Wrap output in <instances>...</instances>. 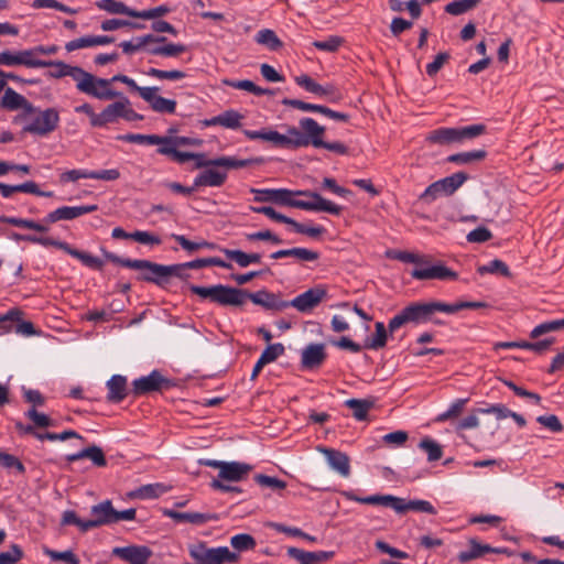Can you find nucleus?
I'll list each match as a JSON object with an SVG mask.
<instances>
[{
  "label": "nucleus",
  "mask_w": 564,
  "mask_h": 564,
  "mask_svg": "<svg viewBox=\"0 0 564 564\" xmlns=\"http://www.w3.org/2000/svg\"><path fill=\"white\" fill-rule=\"evenodd\" d=\"M189 291L198 295L202 300H208L212 303L221 306H242L247 300L253 304L262 306L269 311L281 312L288 308V301L282 300L278 294L267 290H260L254 293L246 289L232 288L224 284L210 286H200L192 284Z\"/></svg>",
  "instance_id": "f257e3e1"
},
{
  "label": "nucleus",
  "mask_w": 564,
  "mask_h": 564,
  "mask_svg": "<svg viewBox=\"0 0 564 564\" xmlns=\"http://www.w3.org/2000/svg\"><path fill=\"white\" fill-rule=\"evenodd\" d=\"M256 194L254 202H270L281 206L300 208L311 212H325L332 215H340L343 207L323 198L313 191H292L288 188H251Z\"/></svg>",
  "instance_id": "f03ea898"
},
{
  "label": "nucleus",
  "mask_w": 564,
  "mask_h": 564,
  "mask_svg": "<svg viewBox=\"0 0 564 564\" xmlns=\"http://www.w3.org/2000/svg\"><path fill=\"white\" fill-rule=\"evenodd\" d=\"M91 519L82 520L73 510H66L62 516V525H76L80 532H87L94 528L118 523L120 521H132L135 519L134 508L117 511L111 500H104L94 505L90 509Z\"/></svg>",
  "instance_id": "7ed1b4c3"
},
{
  "label": "nucleus",
  "mask_w": 564,
  "mask_h": 564,
  "mask_svg": "<svg viewBox=\"0 0 564 564\" xmlns=\"http://www.w3.org/2000/svg\"><path fill=\"white\" fill-rule=\"evenodd\" d=\"M101 252L108 261L115 264L140 271L138 280L153 283L160 288L166 286V274L170 272V270L165 264H160L143 259L121 258L116 253L109 252L105 249H101Z\"/></svg>",
  "instance_id": "20e7f679"
},
{
  "label": "nucleus",
  "mask_w": 564,
  "mask_h": 564,
  "mask_svg": "<svg viewBox=\"0 0 564 564\" xmlns=\"http://www.w3.org/2000/svg\"><path fill=\"white\" fill-rule=\"evenodd\" d=\"M486 130L487 128L482 123L454 128L442 127L430 131L426 141L438 145L463 144L482 135Z\"/></svg>",
  "instance_id": "39448f33"
},
{
  "label": "nucleus",
  "mask_w": 564,
  "mask_h": 564,
  "mask_svg": "<svg viewBox=\"0 0 564 564\" xmlns=\"http://www.w3.org/2000/svg\"><path fill=\"white\" fill-rule=\"evenodd\" d=\"M242 133L249 140H263L270 142L274 148L296 150L303 148L304 131L294 126H288L286 133H280L275 130H243Z\"/></svg>",
  "instance_id": "423d86ee"
},
{
  "label": "nucleus",
  "mask_w": 564,
  "mask_h": 564,
  "mask_svg": "<svg viewBox=\"0 0 564 564\" xmlns=\"http://www.w3.org/2000/svg\"><path fill=\"white\" fill-rule=\"evenodd\" d=\"M13 238L15 240H23L28 241L33 245H40L42 247H55L57 249L63 250L67 254L78 259L82 261V263L90 269L94 270H101L104 267V262L85 251H80L78 249L73 248L69 243L66 241H62L52 237H42V236H35V235H20V234H13Z\"/></svg>",
  "instance_id": "0eeeda50"
},
{
  "label": "nucleus",
  "mask_w": 564,
  "mask_h": 564,
  "mask_svg": "<svg viewBox=\"0 0 564 564\" xmlns=\"http://www.w3.org/2000/svg\"><path fill=\"white\" fill-rule=\"evenodd\" d=\"M299 126L304 131L305 143H303V148L313 145L314 148H323L339 155L348 154L349 149L343 142H327L323 140L325 127L321 126L315 119L310 117L302 118L299 121Z\"/></svg>",
  "instance_id": "6e6552de"
},
{
  "label": "nucleus",
  "mask_w": 564,
  "mask_h": 564,
  "mask_svg": "<svg viewBox=\"0 0 564 564\" xmlns=\"http://www.w3.org/2000/svg\"><path fill=\"white\" fill-rule=\"evenodd\" d=\"M42 67L53 68L47 73V77L58 79L68 76L76 83V89L88 96L91 73L79 66L66 64L63 61L42 59Z\"/></svg>",
  "instance_id": "1a4fd4ad"
},
{
  "label": "nucleus",
  "mask_w": 564,
  "mask_h": 564,
  "mask_svg": "<svg viewBox=\"0 0 564 564\" xmlns=\"http://www.w3.org/2000/svg\"><path fill=\"white\" fill-rule=\"evenodd\" d=\"M434 314L433 302H413L393 316L388 324L389 333L392 334L406 323L422 324L432 319Z\"/></svg>",
  "instance_id": "9d476101"
},
{
  "label": "nucleus",
  "mask_w": 564,
  "mask_h": 564,
  "mask_svg": "<svg viewBox=\"0 0 564 564\" xmlns=\"http://www.w3.org/2000/svg\"><path fill=\"white\" fill-rule=\"evenodd\" d=\"M189 555L197 564H236L240 561V555L227 546L207 547L204 543L191 546Z\"/></svg>",
  "instance_id": "9b49d317"
},
{
  "label": "nucleus",
  "mask_w": 564,
  "mask_h": 564,
  "mask_svg": "<svg viewBox=\"0 0 564 564\" xmlns=\"http://www.w3.org/2000/svg\"><path fill=\"white\" fill-rule=\"evenodd\" d=\"M119 100L107 105L101 112L98 113L97 128H105L110 123L117 122L120 118L127 121L143 120V116L134 111L131 102L127 97H118Z\"/></svg>",
  "instance_id": "f8f14e48"
},
{
  "label": "nucleus",
  "mask_w": 564,
  "mask_h": 564,
  "mask_svg": "<svg viewBox=\"0 0 564 564\" xmlns=\"http://www.w3.org/2000/svg\"><path fill=\"white\" fill-rule=\"evenodd\" d=\"M468 178L465 172H456L449 176L441 178L431 185L419 196V199L425 204H431L442 196L453 195Z\"/></svg>",
  "instance_id": "ddd939ff"
},
{
  "label": "nucleus",
  "mask_w": 564,
  "mask_h": 564,
  "mask_svg": "<svg viewBox=\"0 0 564 564\" xmlns=\"http://www.w3.org/2000/svg\"><path fill=\"white\" fill-rule=\"evenodd\" d=\"M129 78L123 74L113 75L111 78H101L91 74L88 96L99 100H113L118 97H124L120 91L112 89L111 85L116 82L126 84Z\"/></svg>",
  "instance_id": "4468645a"
},
{
  "label": "nucleus",
  "mask_w": 564,
  "mask_h": 564,
  "mask_svg": "<svg viewBox=\"0 0 564 564\" xmlns=\"http://www.w3.org/2000/svg\"><path fill=\"white\" fill-rule=\"evenodd\" d=\"M173 386L171 379L164 377L159 370H153L148 376L132 381V394L140 397L152 392H161L171 389Z\"/></svg>",
  "instance_id": "2eb2a0df"
},
{
  "label": "nucleus",
  "mask_w": 564,
  "mask_h": 564,
  "mask_svg": "<svg viewBox=\"0 0 564 564\" xmlns=\"http://www.w3.org/2000/svg\"><path fill=\"white\" fill-rule=\"evenodd\" d=\"M34 113H36V116L33 120L24 126V132L44 137L58 127L59 113L55 108H47L45 110L36 109Z\"/></svg>",
  "instance_id": "dca6fc26"
},
{
  "label": "nucleus",
  "mask_w": 564,
  "mask_h": 564,
  "mask_svg": "<svg viewBox=\"0 0 564 564\" xmlns=\"http://www.w3.org/2000/svg\"><path fill=\"white\" fill-rule=\"evenodd\" d=\"M327 289L325 285H316L295 296L292 301H288V307L292 306L301 313H308L315 308L321 302L327 299Z\"/></svg>",
  "instance_id": "f3484780"
},
{
  "label": "nucleus",
  "mask_w": 564,
  "mask_h": 564,
  "mask_svg": "<svg viewBox=\"0 0 564 564\" xmlns=\"http://www.w3.org/2000/svg\"><path fill=\"white\" fill-rule=\"evenodd\" d=\"M0 65L3 66H25L29 68H42V59L34 57L33 48L21 50L17 52H0Z\"/></svg>",
  "instance_id": "a211bd4d"
},
{
  "label": "nucleus",
  "mask_w": 564,
  "mask_h": 564,
  "mask_svg": "<svg viewBox=\"0 0 564 564\" xmlns=\"http://www.w3.org/2000/svg\"><path fill=\"white\" fill-rule=\"evenodd\" d=\"M97 209V205L62 206L53 212H50L42 219V223L50 227L51 224L57 223L59 220H72L86 214L94 213Z\"/></svg>",
  "instance_id": "6ab92c4d"
},
{
  "label": "nucleus",
  "mask_w": 564,
  "mask_h": 564,
  "mask_svg": "<svg viewBox=\"0 0 564 564\" xmlns=\"http://www.w3.org/2000/svg\"><path fill=\"white\" fill-rule=\"evenodd\" d=\"M22 312L19 308H12L0 316V327L8 330H14L22 336H33L36 334L32 322L21 319Z\"/></svg>",
  "instance_id": "aec40b11"
},
{
  "label": "nucleus",
  "mask_w": 564,
  "mask_h": 564,
  "mask_svg": "<svg viewBox=\"0 0 564 564\" xmlns=\"http://www.w3.org/2000/svg\"><path fill=\"white\" fill-rule=\"evenodd\" d=\"M111 554L129 564H148L153 552L145 545L133 544L113 547Z\"/></svg>",
  "instance_id": "412c9836"
},
{
  "label": "nucleus",
  "mask_w": 564,
  "mask_h": 564,
  "mask_svg": "<svg viewBox=\"0 0 564 564\" xmlns=\"http://www.w3.org/2000/svg\"><path fill=\"white\" fill-rule=\"evenodd\" d=\"M411 276L415 280H456L457 273L442 263L430 267H416L411 271Z\"/></svg>",
  "instance_id": "4be33fe9"
},
{
  "label": "nucleus",
  "mask_w": 564,
  "mask_h": 564,
  "mask_svg": "<svg viewBox=\"0 0 564 564\" xmlns=\"http://www.w3.org/2000/svg\"><path fill=\"white\" fill-rule=\"evenodd\" d=\"M0 108L10 111L23 109L25 115H32L36 111V108L30 101H28L25 97L18 94L14 89L10 87H8L4 90V94L1 97Z\"/></svg>",
  "instance_id": "5701e85b"
},
{
  "label": "nucleus",
  "mask_w": 564,
  "mask_h": 564,
  "mask_svg": "<svg viewBox=\"0 0 564 564\" xmlns=\"http://www.w3.org/2000/svg\"><path fill=\"white\" fill-rule=\"evenodd\" d=\"M502 549L492 547L489 544L480 543L477 539L468 540V549L465 551H460L457 554V560L459 563H468L473 560L480 558L488 553H502Z\"/></svg>",
  "instance_id": "b1692460"
},
{
  "label": "nucleus",
  "mask_w": 564,
  "mask_h": 564,
  "mask_svg": "<svg viewBox=\"0 0 564 564\" xmlns=\"http://www.w3.org/2000/svg\"><path fill=\"white\" fill-rule=\"evenodd\" d=\"M318 451L324 454L330 468L337 471L341 477L347 478L350 475V460L348 455L327 447H318Z\"/></svg>",
  "instance_id": "393cba45"
},
{
  "label": "nucleus",
  "mask_w": 564,
  "mask_h": 564,
  "mask_svg": "<svg viewBox=\"0 0 564 564\" xmlns=\"http://www.w3.org/2000/svg\"><path fill=\"white\" fill-rule=\"evenodd\" d=\"M159 90L160 88L158 86H151L143 100L158 113H175L176 100L158 95Z\"/></svg>",
  "instance_id": "a878e982"
},
{
  "label": "nucleus",
  "mask_w": 564,
  "mask_h": 564,
  "mask_svg": "<svg viewBox=\"0 0 564 564\" xmlns=\"http://www.w3.org/2000/svg\"><path fill=\"white\" fill-rule=\"evenodd\" d=\"M326 356L324 344H310L302 350V368L308 370L316 369L322 366Z\"/></svg>",
  "instance_id": "bb28decb"
},
{
  "label": "nucleus",
  "mask_w": 564,
  "mask_h": 564,
  "mask_svg": "<svg viewBox=\"0 0 564 564\" xmlns=\"http://www.w3.org/2000/svg\"><path fill=\"white\" fill-rule=\"evenodd\" d=\"M252 466L240 462H225L221 470L218 473L219 480L225 481H241L251 471Z\"/></svg>",
  "instance_id": "cd10ccee"
},
{
  "label": "nucleus",
  "mask_w": 564,
  "mask_h": 564,
  "mask_svg": "<svg viewBox=\"0 0 564 564\" xmlns=\"http://www.w3.org/2000/svg\"><path fill=\"white\" fill-rule=\"evenodd\" d=\"M343 496L350 501H356L364 505H371V506H383L389 507L393 509V506H395V502L398 501V497L392 495H371L368 497H359L356 492L349 490V491H343Z\"/></svg>",
  "instance_id": "c85d7f7f"
},
{
  "label": "nucleus",
  "mask_w": 564,
  "mask_h": 564,
  "mask_svg": "<svg viewBox=\"0 0 564 564\" xmlns=\"http://www.w3.org/2000/svg\"><path fill=\"white\" fill-rule=\"evenodd\" d=\"M271 259L294 258L299 262H313L319 259V253L306 248L294 247L291 249H281L270 254Z\"/></svg>",
  "instance_id": "c756f323"
},
{
  "label": "nucleus",
  "mask_w": 564,
  "mask_h": 564,
  "mask_svg": "<svg viewBox=\"0 0 564 564\" xmlns=\"http://www.w3.org/2000/svg\"><path fill=\"white\" fill-rule=\"evenodd\" d=\"M107 400L111 403H120L128 394L127 378L121 375H113L107 381Z\"/></svg>",
  "instance_id": "7c9ffc66"
},
{
  "label": "nucleus",
  "mask_w": 564,
  "mask_h": 564,
  "mask_svg": "<svg viewBox=\"0 0 564 564\" xmlns=\"http://www.w3.org/2000/svg\"><path fill=\"white\" fill-rule=\"evenodd\" d=\"M243 116L237 110H226L210 119L205 120L206 126H221L227 129H238L241 127Z\"/></svg>",
  "instance_id": "2f4dec72"
},
{
  "label": "nucleus",
  "mask_w": 564,
  "mask_h": 564,
  "mask_svg": "<svg viewBox=\"0 0 564 564\" xmlns=\"http://www.w3.org/2000/svg\"><path fill=\"white\" fill-rule=\"evenodd\" d=\"M393 510L397 513H404L406 511H416V512H425L429 514H436V509L434 506L426 500H409L406 501L403 498L398 497V501L395 506H393Z\"/></svg>",
  "instance_id": "473e14b6"
},
{
  "label": "nucleus",
  "mask_w": 564,
  "mask_h": 564,
  "mask_svg": "<svg viewBox=\"0 0 564 564\" xmlns=\"http://www.w3.org/2000/svg\"><path fill=\"white\" fill-rule=\"evenodd\" d=\"M164 514L176 522H188L193 524H204L208 521L217 519V517L212 513L178 512L175 510H165Z\"/></svg>",
  "instance_id": "72a5a7b5"
},
{
  "label": "nucleus",
  "mask_w": 564,
  "mask_h": 564,
  "mask_svg": "<svg viewBox=\"0 0 564 564\" xmlns=\"http://www.w3.org/2000/svg\"><path fill=\"white\" fill-rule=\"evenodd\" d=\"M227 180V173L214 169H207L194 178V187L210 186L219 187Z\"/></svg>",
  "instance_id": "f704fd0d"
},
{
  "label": "nucleus",
  "mask_w": 564,
  "mask_h": 564,
  "mask_svg": "<svg viewBox=\"0 0 564 564\" xmlns=\"http://www.w3.org/2000/svg\"><path fill=\"white\" fill-rule=\"evenodd\" d=\"M166 42L165 36H158L153 34H147L142 36H137L131 41H123L119 44L122 48L123 53L131 55L137 51L145 47L150 43H164Z\"/></svg>",
  "instance_id": "c9c22d12"
},
{
  "label": "nucleus",
  "mask_w": 564,
  "mask_h": 564,
  "mask_svg": "<svg viewBox=\"0 0 564 564\" xmlns=\"http://www.w3.org/2000/svg\"><path fill=\"white\" fill-rule=\"evenodd\" d=\"M288 555L291 558L300 561L302 564H311L312 562H322L330 558L333 556V552L317 551V552H308L297 547H289L286 551Z\"/></svg>",
  "instance_id": "e433bc0d"
},
{
  "label": "nucleus",
  "mask_w": 564,
  "mask_h": 564,
  "mask_svg": "<svg viewBox=\"0 0 564 564\" xmlns=\"http://www.w3.org/2000/svg\"><path fill=\"white\" fill-rule=\"evenodd\" d=\"M295 83L304 88L306 91L315 94L317 96H330L335 93L334 85H319L315 80H313L308 75L302 74L295 77Z\"/></svg>",
  "instance_id": "4c0bfd02"
},
{
  "label": "nucleus",
  "mask_w": 564,
  "mask_h": 564,
  "mask_svg": "<svg viewBox=\"0 0 564 564\" xmlns=\"http://www.w3.org/2000/svg\"><path fill=\"white\" fill-rule=\"evenodd\" d=\"M169 489L170 488L167 486L160 482L148 484L132 490L129 494V497L142 500L155 499L162 496L163 494L167 492Z\"/></svg>",
  "instance_id": "58836bf2"
},
{
  "label": "nucleus",
  "mask_w": 564,
  "mask_h": 564,
  "mask_svg": "<svg viewBox=\"0 0 564 564\" xmlns=\"http://www.w3.org/2000/svg\"><path fill=\"white\" fill-rule=\"evenodd\" d=\"M488 304L485 302H469V301H460L452 304L443 303V302H433V308L434 313L436 312H443L446 314H455L459 312L460 310L465 308H482L487 307Z\"/></svg>",
  "instance_id": "ea45409f"
},
{
  "label": "nucleus",
  "mask_w": 564,
  "mask_h": 564,
  "mask_svg": "<svg viewBox=\"0 0 564 564\" xmlns=\"http://www.w3.org/2000/svg\"><path fill=\"white\" fill-rule=\"evenodd\" d=\"M487 154L488 153L486 150L478 149L468 152L451 154L447 156L446 161L458 165H466L485 160Z\"/></svg>",
  "instance_id": "a19ab883"
},
{
  "label": "nucleus",
  "mask_w": 564,
  "mask_h": 564,
  "mask_svg": "<svg viewBox=\"0 0 564 564\" xmlns=\"http://www.w3.org/2000/svg\"><path fill=\"white\" fill-rule=\"evenodd\" d=\"M0 467L14 476H23L26 471L24 464L19 457L3 451H0Z\"/></svg>",
  "instance_id": "79ce46f5"
},
{
  "label": "nucleus",
  "mask_w": 564,
  "mask_h": 564,
  "mask_svg": "<svg viewBox=\"0 0 564 564\" xmlns=\"http://www.w3.org/2000/svg\"><path fill=\"white\" fill-rule=\"evenodd\" d=\"M0 221L15 226V227L31 229V230H34L37 232H47L48 231V226L44 225L42 223V220L35 221L32 219L0 216Z\"/></svg>",
  "instance_id": "37998d69"
},
{
  "label": "nucleus",
  "mask_w": 564,
  "mask_h": 564,
  "mask_svg": "<svg viewBox=\"0 0 564 564\" xmlns=\"http://www.w3.org/2000/svg\"><path fill=\"white\" fill-rule=\"evenodd\" d=\"M118 139L130 143L163 147V135L158 134L128 133L119 135Z\"/></svg>",
  "instance_id": "c03bdc74"
},
{
  "label": "nucleus",
  "mask_w": 564,
  "mask_h": 564,
  "mask_svg": "<svg viewBox=\"0 0 564 564\" xmlns=\"http://www.w3.org/2000/svg\"><path fill=\"white\" fill-rule=\"evenodd\" d=\"M254 40L258 44L265 46L270 51H279L283 46L282 41L278 37L275 32L270 29L260 30L256 34Z\"/></svg>",
  "instance_id": "a18cd8bd"
},
{
  "label": "nucleus",
  "mask_w": 564,
  "mask_h": 564,
  "mask_svg": "<svg viewBox=\"0 0 564 564\" xmlns=\"http://www.w3.org/2000/svg\"><path fill=\"white\" fill-rule=\"evenodd\" d=\"M96 6L100 10H105L111 14H126L132 18H134L135 14V10L117 0H99L96 2Z\"/></svg>",
  "instance_id": "49530a36"
},
{
  "label": "nucleus",
  "mask_w": 564,
  "mask_h": 564,
  "mask_svg": "<svg viewBox=\"0 0 564 564\" xmlns=\"http://www.w3.org/2000/svg\"><path fill=\"white\" fill-rule=\"evenodd\" d=\"M230 545L235 552L242 553L252 551L257 546L254 538L248 533H239L230 538Z\"/></svg>",
  "instance_id": "de8ad7c7"
},
{
  "label": "nucleus",
  "mask_w": 564,
  "mask_h": 564,
  "mask_svg": "<svg viewBox=\"0 0 564 564\" xmlns=\"http://www.w3.org/2000/svg\"><path fill=\"white\" fill-rule=\"evenodd\" d=\"M260 161L261 159H237L235 156H220L216 158L213 163L219 167L242 169Z\"/></svg>",
  "instance_id": "09e8293b"
},
{
  "label": "nucleus",
  "mask_w": 564,
  "mask_h": 564,
  "mask_svg": "<svg viewBox=\"0 0 564 564\" xmlns=\"http://www.w3.org/2000/svg\"><path fill=\"white\" fill-rule=\"evenodd\" d=\"M345 405L352 410V415L358 421L366 420L368 411L371 409L373 403L368 400L349 399L345 401Z\"/></svg>",
  "instance_id": "8fccbe9b"
},
{
  "label": "nucleus",
  "mask_w": 564,
  "mask_h": 564,
  "mask_svg": "<svg viewBox=\"0 0 564 564\" xmlns=\"http://www.w3.org/2000/svg\"><path fill=\"white\" fill-rule=\"evenodd\" d=\"M375 328L376 333L373 337L366 341L365 347L368 349L378 350L386 346L389 328L387 329L382 322H377Z\"/></svg>",
  "instance_id": "3c124183"
},
{
  "label": "nucleus",
  "mask_w": 564,
  "mask_h": 564,
  "mask_svg": "<svg viewBox=\"0 0 564 564\" xmlns=\"http://www.w3.org/2000/svg\"><path fill=\"white\" fill-rule=\"evenodd\" d=\"M480 3V0H454L445 6V12L452 15H460Z\"/></svg>",
  "instance_id": "603ef678"
},
{
  "label": "nucleus",
  "mask_w": 564,
  "mask_h": 564,
  "mask_svg": "<svg viewBox=\"0 0 564 564\" xmlns=\"http://www.w3.org/2000/svg\"><path fill=\"white\" fill-rule=\"evenodd\" d=\"M156 152L161 155L170 156L173 161H175L180 164L191 161L194 158L200 156V155H197L192 152H181L177 150V148L165 147V145H163L162 148H158Z\"/></svg>",
  "instance_id": "864d4df0"
},
{
  "label": "nucleus",
  "mask_w": 564,
  "mask_h": 564,
  "mask_svg": "<svg viewBox=\"0 0 564 564\" xmlns=\"http://www.w3.org/2000/svg\"><path fill=\"white\" fill-rule=\"evenodd\" d=\"M419 447L427 454L429 462H435L442 458V446L430 437H424L419 443Z\"/></svg>",
  "instance_id": "5fc2aeb1"
},
{
  "label": "nucleus",
  "mask_w": 564,
  "mask_h": 564,
  "mask_svg": "<svg viewBox=\"0 0 564 564\" xmlns=\"http://www.w3.org/2000/svg\"><path fill=\"white\" fill-rule=\"evenodd\" d=\"M186 265H187V268L194 269V270L206 268V267H213V265L224 268V269H231V264L229 262H226L223 259L217 258V257L195 259V260L186 262Z\"/></svg>",
  "instance_id": "6e6d98bb"
},
{
  "label": "nucleus",
  "mask_w": 564,
  "mask_h": 564,
  "mask_svg": "<svg viewBox=\"0 0 564 564\" xmlns=\"http://www.w3.org/2000/svg\"><path fill=\"white\" fill-rule=\"evenodd\" d=\"M477 271L481 275L486 274V273L500 274L502 276H510L511 275L508 265L503 261H501L499 259H495V260L490 261L486 265H480Z\"/></svg>",
  "instance_id": "4d7b16f0"
},
{
  "label": "nucleus",
  "mask_w": 564,
  "mask_h": 564,
  "mask_svg": "<svg viewBox=\"0 0 564 564\" xmlns=\"http://www.w3.org/2000/svg\"><path fill=\"white\" fill-rule=\"evenodd\" d=\"M172 238L186 251L188 252H193V251H196L198 249H203V248H208V249H213L215 248V243L213 242H208L206 240H202L199 242H193L191 240H188L185 236L183 235H176V234H173L172 235Z\"/></svg>",
  "instance_id": "13d9d810"
},
{
  "label": "nucleus",
  "mask_w": 564,
  "mask_h": 564,
  "mask_svg": "<svg viewBox=\"0 0 564 564\" xmlns=\"http://www.w3.org/2000/svg\"><path fill=\"white\" fill-rule=\"evenodd\" d=\"M43 553L53 562L64 561L67 564H80L79 558L70 550L58 552L45 546Z\"/></svg>",
  "instance_id": "bf43d9fd"
},
{
  "label": "nucleus",
  "mask_w": 564,
  "mask_h": 564,
  "mask_svg": "<svg viewBox=\"0 0 564 564\" xmlns=\"http://www.w3.org/2000/svg\"><path fill=\"white\" fill-rule=\"evenodd\" d=\"M467 401V399L455 400L445 412L440 413L436 416L435 421L441 423L457 417L463 412V409Z\"/></svg>",
  "instance_id": "052dcab7"
},
{
  "label": "nucleus",
  "mask_w": 564,
  "mask_h": 564,
  "mask_svg": "<svg viewBox=\"0 0 564 564\" xmlns=\"http://www.w3.org/2000/svg\"><path fill=\"white\" fill-rule=\"evenodd\" d=\"M561 328H564V318L563 319H555L551 322H545L542 324L536 325L530 333L531 338H538L544 334H547L550 332H555Z\"/></svg>",
  "instance_id": "680f3d73"
},
{
  "label": "nucleus",
  "mask_w": 564,
  "mask_h": 564,
  "mask_svg": "<svg viewBox=\"0 0 564 564\" xmlns=\"http://www.w3.org/2000/svg\"><path fill=\"white\" fill-rule=\"evenodd\" d=\"M26 417L30 419L35 427L44 429L55 426V421L51 419L48 415L36 411L33 406L26 413Z\"/></svg>",
  "instance_id": "e2e57ef3"
},
{
  "label": "nucleus",
  "mask_w": 564,
  "mask_h": 564,
  "mask_svg": "<svg viewBox=\"0 0 564 564\" xmlns=\"http://www.w3.org/2000/svg\"><path fill=\"white\" fill-rule=\"evenodd\" d=\"M145 74L150 77L156 78V79H167V80H180L185 77V73L178 69H172V70H162L159 68H149Z\"/></svg>",
  "instance_id": "0e129e2a"
},
{
  "label": "nucleus",
  "mask_w": 564,
  "mask_h": 564,
  "mask_svg": "<svg viewBox=\"0 0 564 564\" xmlns=\"http://www.w3.org/2000/svg\"><path fill=\"white\" fill-rule=\"evenodd\" d=\"M254 481L261 487H268L273 490H284L286 488V482L272 476L258 474L254 476Z\"/></svg>",
  "instance_id": "69168bd1"
},
{
  "label": "nucleus",
  "mask_w": 564,
  "mask_h": 564,
  "mask_svg": "<svg viewBox=\"0 0 564 564\" xmlns=\"http://www.w3.org/2000/svg\"><path fill=\"white\" fill-rule=\"evenodd\" d=\"M284 346L281 343L270 344L261 354L260 359L267 365L275 361L284 354Z\"/></svg>",
  "instance_id": "338daca9"
},
{
  "label": "nucleus",
  "mask_w": 564,
  "mask_h": 564,
  "mask_svg": "<svg viewBox=\"0 0 564 564\" xmlns=\"http://www.w3.org/2000/svg\"><path fill=\"white\" fill-rule=\"evenodd\" d=\"M23 557V550L12 544L6 552L0 553V564H17Z\"/></svg>",
  "instance_id": "774afa93"
}]
</instances>
